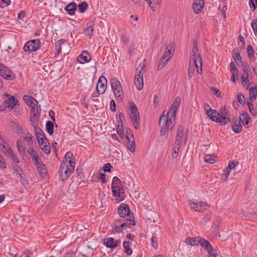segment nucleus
Masks as SVG:
<instances>
[{"instance_id": "obj_4", "label": "nucleus", "mask_w": 257, "mask_h": 257, "mask_svg": "<svg viewBox=\"0 0 257 257\" xmlns=\"http://www.w3.org/2000/svg\"><path fill=\"white\" fill-rule=\"evenodd\" d=\"M131 113L130 118L132 124L136 129H138L140 126V117L138 108L134 102L131 101L129 103Z\"/></svg>"}, {"instance_id": "obj_50", "label": "nucleus", "mask_w": 257, "mask_h": 257, "mask_svg": "<svg viewBox=\"0 0 257 257\" xmlns=\"http://www.w3.org/2000/svg\"><path fill=\"white\" fill-rule=\"evenodd\" d=\"M247 54L248 57L250 59L254 57V50L253 47L251 45H248L247 47Z\"/></svg>"}, {"instance_id": "obj_27", "label": "nucleus", "mask_w": 257, "mask_h": 257, "mask_svg": "<svg viewBox=\"0 0 257 257\" xmlns=\"http://www.w3.org/2000/svg\"><path fill=\"white\" fill-rule=\"evenodd\" d=\"M12 127L15 131V133L19 135H24L25 134L23 128L22 126H21L19 124L16 123L15 122L12 121L11 122V124Z\"/></svg>"}, {"instance_id": "obj_23", "label": "nucleus", "mask_w": 257, "mask_h": 257, "mask_svg": "<svg viewBox=\"0 0 257 257\" xmlns=\"http://www.w3.org/2000/svg\"><path fill=\"white\" fill-rule=\"evenodd\" d=\"M35 132L38 143H40V142L43 141L44 140L45 141H47V139L46 138L45 135L40 127L36 128L35 129Z\"/></svg>"}, {"instance_id": "obj_18", "label": "nucleus", "mask_w": 257, "mask_h": 257, "mask_svg": "<svg viewBox=\"0 0 257 257\" xmlns=\"http://www.w3.org/2000/svg\"><path fill=\"white\" fill-rule=\"evenodd\" d=\"M199 242V245H201L202 247L205 249L208 252V254L212 253L213 251L216 250V249H214L213 248L212 246L210 244L208 240L201 237Z\"/></svg>"}, {"instance_id": "obj_24", "label": "nucleus", "mask_w": 257, "mask_h": 257, "mask_svg": "<svg viewBox=\"0 0 257 257\" xmlns=\"http://www.w3.org/2000/svg\"><path fill=\"white\" fill-rule=\"evenodd\" d=\"M231 127L233 132L236 134L239 133L242 130V126L239 120L235 119L231 123Z\"/></svg>"}, {"instance_id": "obj_29", "label": "nucleus", "mask_w": 257, "mask_h": 257, "mask_svg": "<svg viewBox=\"0 0 257 257\" xmlns=\"http://www.w3.org/2000/svg\"><path fill=\"white\" fill-rule=\"evenodd\" d=\"M23 99L26 103L30 107L33 105H34V104L38 103V101L35 98L31 96L24 95Z\"/></svg>"}, {"instance_id": "obj_43", "label": "nucleus", "mask_w": 257, "mask_h": 257, "mask_svg": "<svg viewBox=\"0 0 257 257\" xmlns=\"http://www.w3.org/2000/svg\"><path fill=\"white\" fill-rule=\"evenodd\" d=\"M243 71L244 72V74L243 75H244V76L249 77L251 75L250 67L247 63L243 64Z\"/></svg>"}, {"instance_id": "obj_64", "label": "nucleus", "mask_w": 257, "mask_h": 257, "mask_svg": "<svg viewBox=\"0 0 257 257\" xmlns=\"http://www.w3.org/2000/svg\"><path fill=\"white\" fill-rule=\"evenodd\" d=\"M207 257H222L221 255H220V254H218L217 253V251L216 250L213 251L212 253H210L209 254H208Z\"/></svg>"}, {"instance_id": "obj_37", "label": "nucleus", "mask_w": 257, "mask_h": 257, "mask_svg": "<svg viewBox=\"0 0 257 257\" xmlns=\"http://www.w3.org/2000/svg\"><path fill=\"white\" fill-rule=\"evenodd\" d=\"M169 60V58L166 59L162 57L158 62V64L157 66L158 70H159L162 69L168 63Z\"/></svg>"}, {"instance_id": "obj_16", "label": "nucleus", "mask_w": 257, "mask_h": 257, "mask_svg": "<svg viewBox=\"0 0 257 257\" xmlns=\"http://www.w3.org/2000/svg\"><path fill=\"white\" fill-rule=\"evenodd\" d=\"M205 0H194L193 4V11L195 14L200 13L203 10Z\"/></svg>"}, {"instance_id": "obj_28", "label": "nucleus", "mask_w": 257, "mask_h": 257, "mask_svg": "<svg viewBox=\"0 0 257 257\" xmlns=\"http://www.w3.org/2000/svg\"><path fill=\"white\" fill-rule=\"evenodd\" d=\"M31 116L33 117H37L39 116L41 113V107L38 102L37 104H34V105L31 106Z\"/></svg>"}, {"instance_id": "obj_22", "label": "nucleus", "mask_w": 257, "mask_h": 257, "mask_svg": "<svg viewBox=\"0 0 257 257\" xmlns=\"http://www.w3.org/2000/svg\"><path fill=\"white\" fill-rule=\"evenodd\" d=\"M250 118L246 112H243L240 114L239 120L241 121L244 126L247 128L249 127L248 124L250 122Z\"/></svg>"}, {"instance_id": "obj_34", "label": "nucleus", "mask_w": 257, "mask_h": 257, "mask_svg": "<svg viewBox=\"0 0 257 257\" xmlns=\"http://www.w3.org/2000/svg\"><path fill=\"white\" fill-rule=\"evenodd\" d=\"M209 118L213 121L219 122V118L218 116V112L216 110L212 109V111H209L207 114Z\"/></svg>"}, {"instance_id": "obj_56", "label": "nucleus", "mask_w": 257, "mask_h": 257, "mask_svg": "<svg viewBox=\"0 0 257 257\" xmlns=\"http://www.w3.org/2000/svg\"><path fill=\"white\" fill-rule=\"evenodd\" d=\"M36 117H33V116H31V123L34 126V130L36 128H38V121L35 119Z\"/></svg>"}, {"instance_id": "obj_32", "label": "nucleus", "mask_w": 257, "mask_h": 257, "mask_svg": "<svg viewBox=\"0 0 257 257\" xmlns=\"http://www.w3.org/2000/svg\"><path fill=\"white\" fill-rule=\"evenodd\" d=\"M132 244V241H124L123 242V246L124 249V252L128 255H130L133 253V249L130 247Z\"/></svg>"}, {"instance_id": "obj_14", "label": "nucleus", "mask_w": 257, "mask_h": 257, "mask_svg": "<svg viewBox=\"0 0 257 257\" xmlns=\"http://www.w3.org/2000/svg\"><path fill=\"white\" fill-rule=\"evenodd\" d=\"M107 88V80L104 76H100L96 85V91L103 94Z\"/></svg>"}, {"instance_id": "obj_10", "label": "nucleus", "mask_w": 257, "mask_h": 257, "mask_svg": "<svg viewBox=\"0 0 257 257\" xmlns=\"http://www.w3.org/2000/svg\"><path fill=\"white\" fill-rule=\"evenodd\" d=\"M218 114L219 118V123L221 125H225L230 122V114L225 106H222L220 108Z\"/></svg>"}, {"instance_id": "obj_58", "label": "nucleus", "mask_w": 257, "mask_h": 257, "mask_svg": "<svg viewBox=\"0 0 257 257\" xmlns=\"http://www.w3.org/2000/svg\"><path fill=\"white\" fill-rule=\"evenodd\" d=\"M125 138L126 139H131V138H132V139L134 138L133 134L132 132V131L130 128L126 129V130Z\"/></svg>"}, {"instance_id": "obj_26", "label": "nucleus", "mask_w": 257, "mask_h": 257, "mask_svg": "<svg viewBox=\"0 0 257 257\" xmlns=\"http://www.w3.org/2000/svg\"><path fill=\"white\" fill-rule=\"evenodd\" d=\"M18 100L15 99L14 96H11L7 101H5L6 106L11 109L14 108L16 105L18 104Z\"/></svg>"}, {"instance_id": "obj_6", "label": "nucleus", "mask_w": 257, "mask_h": 257, "mask_svg": "<svg viewBox=\"0 0 257 257\" xmlns=\"http://www.w3.org/2000/svg\"><path fill=\"white\" fill-rule=\"evenodd\" d=\"M122 186L121 181L117 177L113 178L111 183V191L113 196L116 199L119 200H122L123 198L121 196L120 187Z\"/></svg>"}, {"instance_id": "obj_42", "label": "nucleus", "mask_w": 257, "mask_h": 257, "mask_svg": "<svg viewBox=\"0 0 257 257\" xmlns=\"http://www.w3.org/2000/svg\"><path fill=\"white\" fill-rule=\"evenodd\" d=\"M257 96V87L251 88L249 90V97L251 100H255Z\"/></svg>"}, {"instance_id": "obj_49", "label": "nucleus", "mask_w": 257, "mask_h": 257, "mask_svg": "<svg viewBox=\"0 0 257 257\" xmlns=\"http://www.w3.org/2000/svg\"><path fill=\"white\" fill-rule=\"evenodd\" d=\"M19 163H17L16 162L13 161L12 163V166L13 167V169L14 170V171L16 173H18L20 172H23L22 170L20 168L19 166L18 165V164Z\"/></svg>"}, {"instance_id": "obj_52", "label": "nucleus", "mask_w": 257, "mask_h": 257, "mask_svg": "<svg viewBox=\"0 0 257 257\" xmlns=\"http://www.w3.org/2000/svg\"><path fill=\"white\" fill-rule=\"evenodd\" d=\"M237 99L238 102L241 104H243L245 103V100L244 96L243 94H242L241 93H239L237 94Z\"/></svg>"}, {"instance_id": "obj_35", "label": "nucleus", "mask_w": 257, "mask_h": 257, "mask_svg": "<svg viewBox=\"0 0 257 257\" xmlns=\"http://www.w3.org/2000/svg\"><path fill=\"white\" fill-rule=\"evenodd\" d=\"M54 122L49 120L46 123V131L50 135H52L54 133Z\"/></svg>"}, {"instance_id": "obj_20", "label": "nucleus", "mask_w": 257, "mask_h": 257, "mask_svg": "<svg viewBox=\"0 0 257 257\" xmlns=\"http://www.w3.org/2000/svg\"><path fill=\"white\" fill-rule=\"evenodd\" d=\"M90 56L87 51H83L80 55L78 56L77 58L78 62L81 64H83L85 62H88L90 61Z\"/></svg>"}, {"instance_id": "obj_46", "label": "nucleus", "mask_w": 257, "mask_h": 257, "mask_svg": "<svg viewBox=\"0 0 257 257\" xmlns=\"http://www.w3.org/2000/svg\"><path fill=\"white\" fill-rule=\"evenodd\" d=\"M233 57L235 62L236 63V64L237 65H239L240 64H241L242 60H241V58L239 52H235L234 53Z\"/></svg>"}, {"instance_id": "obj_31", "label": "nucleus", "mask_w": 257, "mask_h": 257, "mask_svg": "<svg viewBox=\"0 0 257 257\" xmlns=\"http://www.w3.org/2000/svg\"><path fill=\"white\" fill-rule=\"evenodd\" d=\"M8 157L14 162L20 163L18 157L14 154L13 151L11 149H9L5 154Z\"/></svg>"}, {"instance_id": "obj_13", "label": "nucleus", "mask_w": 257, "mask_h": 257, "mask_svg": "<svg viewBox=\"0 0 257 257\" xmlns=\"http://www.w3.org/2000/svg\"><path fill=\"white\" fill-rule=\"evenodd\" d=\"M189 205L192 209L199 212H203L209 207L207 203L202 201L199 202H190Z\"/></svg>"}, {"instance_id": "obj_40", "label": "nucleus", "mask_w": 257, "mask_h": 257, "mask_svg": "<svg viewBox=\"0 0 257 257\" xmlns=\"http://www.w3.org/2000/svg\"><path fill=\"white\" fill-rule=\"evenodd\" d=\"M62 44H65V41L64 39L59 40L55 43V48L57 51V55L61 52V46Z\"/></svg>"}, {"instance_id": "obj_25", "label": "nucleus", "mask_w": 257, "mask_h": 257, "mask_svg": "<svg viewBox=\"0 0 257 257\" xmlns=\"http://www.w3.org/2000/svg\"><path fill=\"white\" fill-rule=\"evenodd\" d=\"M40 144V146L41 147V150L46 154H49L50 153V146L49 145V143L48 142V139L47 141H43L40 142V143H38Z\"/></svg>"}, {"instance_id": "obj_61", "label": "nucleus", "mask_w": 257, "mask_h": 257, "mask_svg": "<svg viewBox=\"0 0 257 257\" xmlns=\"http://www.w3.org/2000/svg\"><path fill=\"white\" fill-rule=\"evenodd\" d=\"M112 166L110 163L104 164L103 167V170L104 172H110Z\"/></svg>"}, {"instance_id": "obj_9", "label": "nucleus", "mask_w": 257, "mask_h": 257, "mask_svg": "<svg viewBox=\"0 0 257 257\" xmlns=\"http://www.w3.org/2000/svg\"><path fill=\"white\" fill-rule=\"evenodd\" d=\"M41 42L39 39L27 42L23 47L25 52H33L37 51L40 47Z\"/></svg>"}, {"instance_id": "obj_19", "label": "nucleus", "mask_w": 257, "mask_h": 257, "mask_svg": "<svg viewBox=\"0 0 257 257\" xmlns=\"http://www.w3.org/2000/svg\"><path fill=\"white\" fill-rule=\"evenodd\" d=\"M183 136V128L181 125H178L177 126V135L176 136V140L175 145L180 146L181 143V139Z\"/></svg>"}, {"instance_id": "obj_33", "label": "nucleus", "mask_w": 257, "mask_h": 257, "mask_svg": "<svg viewBox=\"0 0 257 257\" xmlns=\"http://www.w3.org/2000/svg\"><path fill=\"white\" fill-rule=\"evenodd\" d=\"M201 237L187 238L186 243L190 245H199Z\"/></svg>"}, {"instance_id": "obj_30", "label": "nucleus", "mask_w": 257, "mask_h": 257, "mask_svg": "<svg viewBox=\"0 0 257 257\" xmlns=\"http://www.w3.org/2000/svg\"><path fill=\"white\" fill-rule=\"evenodd\" d=\"M127 142L126 143V148L131 152L134 153L135 152L136 145L135 139H127Z\"/></svg>"}, {"instance_id": "obj_11", "label": "nucleus", "mask_w": 257, "mask_h": 257, "mask_svg": "<svg viewBox=\"0 0 257 257\" xmlns=\"http://www.w3.org/2000/svg\"><path fill=\"white\" fill-rule=\"evenodd\" d=\"M0 75L8 80H12L15 78V75L9 68L0 63Z\"/></svg>"}, {"instance_id": "obj_59", "label": "nucleus", "mask_w": 257, "mask_h": 257, "mask_svg": "<svg viewBox=\"0 0 257 257\" xmlns=\"http://www.w3.org/2000/svg\"><path fill=\"white\" fill-rule=\"evenodd\" d=\"M151 240L152 246L154 247H157L158 246L157 238L155 236H153L151 238Z\"/></svg>"}, {"instance_id": "obj_62", "label": "nucleus", "mask_w": 257, "mask_h": 257, "mask_svg": "<svg viewBox=\"0 0 257 257\" xmlns=\"http://www.w3.org/2000/svg\"><path fill=\"white\" fill-rule=\"evenodd\" d=\"M205 161L210 164H213L215 161L212 158L211 156L207 155L205 158Z\"/></svg>"}, {"instance_id": "obj_51", "label": "nucleus", "mask_w": 257, "mask_h": 257, "mask_svg": "<svg viewBox=\"0 0 257 257\" xmlns=\"http://www.w3.org/2000/svg\"><path fill=\"white\" fill-rule=\"evenodd\" d=\"M180 147L175 145V147L173 149L172 153V156L173 158L175 159L177 157L179 152Z\"/></svg>"}, {"instance_id": "obj_1", "label": "nucleus", "mask_w": 257, "mask_h": 257, "mask_svg": "<svg viewBox=\"0 0 257 257\" xmlns=\"http://www.w3.org/2000/svg\"><path fill=\"white\" fill-rule=\"evenodd\" d=\"M136 222L134 216L129 218L115 219L111 225V231L113 233L122 232L127 228H132L135 225Z\"/></svg>"}, {"instance_id": "obj_47", "label": "nucleus", "mask_w": 257, "mask_h": 257, "mask_svg": "<svg viewBox=\"0 0 257 257\" xmlns=\"http://www.w3.org/2000/svg\"><path fill=\"white\" fill-rule=\"evenodd\" d=\"M116 130L119 136L121 139H123L124 137V131L123 128V125L117 124Z\"/></svg>"}, {"instance_id": "obj_48", "label": "nucleus", "mask_w": 257, "mask_h": 257, "mask_svg": "<svg viewBox=\"0 0 257 257\" xmlns=\"http://www.w3.org/2000/svg\"><path fill=\"white\" fill-rule=\"evenodd\" d=\"M84 34L87 35V36L91 37L93 33V29L92 26H89L87 27L84 30Z\"/></svg>"}, {"instance_id": "obj_38", "label": "nucleus", "mask_w": 257, "mask_h": 257, "mask_svg": "<svg viewBox=\"0 0 257 257\" xmlns=\"http://www.w3.org/2000/svg\"><path fill=\"white\" fill-rule=\"evenodd\" d=\"M79 12L80 13H84L88 9V5L86 2H82L78 4L77 6Z\"/></svg>"}, {"instance_id": "obj_15", "label": "nucleus", "mask_w": 257, "mask_h": 257, "mask_svg": "<svg viewBox=\"0 0 257 257\" xmlns=\"http://www.w3.org/2000/svg\"><path fill=\"white\" fill-rule=\"evenodd\" d=\"M181 98L179 96L176 97L173 101L170 110L167 112V115L175 117L176 112L180 105Z\"/></svg>"}, {"instance_id": "obj_53", "label": "nucleus", "mask_w": 257, "mask_h": 257, "mask_svg": "<svg viewBox=\"0 0 257 257\" xmlns=\"http://www.w3.org/2000/svg\"><path fill=\"white\" fill-rule=\"evenodd\" d=\"M230 169L227 167L223 170V176L224 177V181H226L230 173Z\"/></svg>"}, {"instance_id": "obj_57", "label": "nucleus", "mask_w": 257, "mask_h": 257, "mask_svg": "<svg viewBox=\"0 0 257 257\" xmlns=\"http://www.w3.org/2000/svg\"><path fill=\"white\" fill-rule=\"evenodd\" d=\"M28 152L31 156L32 158L38 156L37 152L32 148H30L28 150Z\"/></svg>"}, {"instance_id": "obj_44", "label": "nucleus", "mask_w": 257, "mask_h": 257, "mask_svg": "<svg viewBox=\"0 0 257 257\" xmlns=\"http://www.w3.org/2000/svg\"><path fill=\"white\" fill-rule=\"evenodd\" d=\"M172 46H168L166 48V51L165 52L164 56L162 57H164V58H169V60L171 58V54H172Z\"/></svg>"}, {"instance_id": "obj_21", "label": "nucleus", "mask_w": 257, "mask_h": 257, "mask_svg": "<svg viewBox=\"0 0 257 257\" xmlns=\"http://www.w3.org/2000/svg\"><path fill=\"white\" fill-rule=\"evenodd\" d=\"M77 8V4L75 2H71L64 8V10L67 12L69 15L73 16L75 15Z\"/></svg>"}, {"instance_id": "obj_17", "label": "nucleus", "mask_w": 257, "mask_h": 257, "mask_svg": "<svg viewBox=\"0 0 257 257\" xmlns=\"http://www.w3.org/2000/svg\"><path fill=\"white\" fill-rule=\"evenodd\" d=\"M103 243L107 247L114 248L120 243V240H115L112 237H108L104 240Z\"/></svg>"}, {"instance_id": "obj_2", "label": "nucleus", "mask_w": 257, "mask_h": 257, "mask_svg": "<svg viewBox=\"0 0 257 257\" xmlns=\"http://www.w3.org/2000/svg\"><path fill=\"white\" fill-rule=\"evenodd\" d=\"M197 45L196 43H194L192 54L189 62V67L188 69V75L189 77L191 78L193 76L197 62H199L201 66L202 65V59L200 54H197L198 52Z\"/></svg>"}, {"instance_id": "obj_63", "label": "nucleus", "mask_w": 257, "mask_h": 257, "mask_svg": "<svg viewBox=\"0 0 257 257\" xmlns=\"http://www.w3.org/2000/svg\"><path fill=\"white\" fill-rule=\"evenodd\" d=\"M26 12L24 10H21L18 15V18L20 20H23V19L25 17Z\"/></svg>"}, {"instance_id": "obj_55", "label": "nucleus", "mask_w": 257, "mask_h": 257, "mask_svg": "<svg viewBox=\"0 0 257 257\" xmlns=\"http://www.w3.org/2000/svg\"><path fill=\"white\" fill-rule=\"evenodd\" d=\"M230 68L231 73H238V69L233 62H231L230 63Z\"/></svg>"}, {"instance_id": "obj_41", "label": "nucleus", "mask_w": 257, "mask_h": 257, "mask_svg": "<svg viewBox=\"0 0 257 257\" xmlns=\"http://www.w3.org/2000/svg\"><path fill=\"white\" fill-rule=\"evenodd\" d=\"M248 77L244 76V75H242L241 77L242 85L246 89H248L249 88L250 84Z\"/></svg>"}, {"instance_id": "obj_12", "label": "nucleus", "mask_w": 257, "mask_h": 257, "mask_svg": "<svg viewBox=\"0 0 257 257\" xmlns=\"http://www.w3.org/2000/svg\"><path fill=\"white\" fill-rule=\"evenodd\" d=\"M117 213L121 218H129L130 209L127 204L121 203L117 208Z\"/></svg>"}, {"instance_id": "obj_5", "label": "nucleus", "mask_w": 257, "mask_h": 257, "mask_svg": "<svg viewBox=\"0 0 257 257\" xmlns=\"http://www.w3.org/2000/svg\"><path fill=\"white\" fill-rule=\"evenodd\" d=\"M110 83L115 97L122 100L123 97V93L119 81L117 78L113 77L110 79Z\"/></svg>"}, {"instance_id": "obj_45", "label": "nucleus", "mask_w": 257, "mask_h": 257, "mask_svg": "<svg viewBox=\"0 0 257 257\" xmlns=\"http://www.w3.org/2000/svg\"><path fill=\"white\" fill-rule=\"evenodd\" d=\"M74 159V156L73 154L70 152H67L62 160V163H68V160H72Z\"/></svg>"}, {"instance_id": "obj_3", "label": "nucleus", "mask_w": 257, "mask_h": 257, "mask_svg": "<svg viewBox=\"0 0 257 257\" xmlns=\"http://www.w3.org/2000/svg\"><path fill=\"white\" fill-rule=\"evenodd\" d=\"M175 117L163 114L160 118L159 125L161 127L160 135L164 136L168 130H172L174 127L173 122L175 120Z\"/></svg>"}, {"instance_id": "obj_39", "label": "nucleus", "mask_w": 257, "mask_h": 257, "mask_svg": "<svg viewBox=\"0 0 257 257\" xmlns=\"http://www.w3.org/2000/svg\"><path fill=\"white\" fill-rule=\"evenodd\" d=\"M25 136L23 137L24 140L28 141V145L32 146L33 145V139L34 136L30 133H27L25 134Z\"/></svg>"}, {"instance_id": "obj_36", "label": "nucleus", "mask_w": 257, "mask_h": 257, "mask_svg": "<svg viewBox=\"0 0 257 257\" xmlns=\"http://www.w3.org/2000/svg\"><path fill=\"white\" fill-rule=\"evenodd\" d=\"M17 147L18 151L20 152H25L26 148L24 146V141L22 139H19L17 142Z\"/></svg>"}, {"instance_id": "obj_7", "label": "nucleus", "mask_w": 257, "mask_h": 257, "mask_svg": "<svg viewBox=\"0 0 257 257\" xmlns=\"http://www.w3.org/2000/svg\"><path fill=\"white\" fill-rule=\"evenodd\" d=\"M146 65L144 64H139L136 69V74L135 77L134 83L139 90H141L144 86L143 75L142 71L144 70Z\"/></svg>"}, {"instance_id": "obj_60", "label": "nucleus", "mask_w": 257, "mask_h": 257, "mask_svg": "<svg viewBox=\"0 0 257 257\" xmlns=\"http://www.w3.org/2000/svg\"><path fill=\"white\" fill-rule=\"evenodd\" d=\"M145 1L147 2L148 4L149 5L151 9L153 11H156V5L152 2V1H154L155 0H145Z\"/></svg>"}, {"instance_id": "obj_54", "label": "nucleus", "mask_w": 257, "mask_h": 257, "mask_svg": "<svg viewBox=\"0 0 257 257\" xmlns=\"http://www.w3.org/2000/svg\"><path fill=\"white\" fill-rule=\"evenodd\" d=\"M124 114L122 112H120L118 116V120L117 121V124L123 125V122L124 120Z\"/></svg>"}, {"instance_id": "obj_8", "label": "nucleus", "mask_w": 257, "mask_h": 257, "mask_svg": "<svg viewBox=\"0 0 257 257\" xmlns=\"http://www.w3.org/2000/svg\"><path fill=\"white\" fill-rule=\"evenodd\" d=\"M73 172V169L68 168L67 164L63 163L61 165L58 173L59 174V179L62 181L66 180Z\"/></svg>"}]
</instances>
